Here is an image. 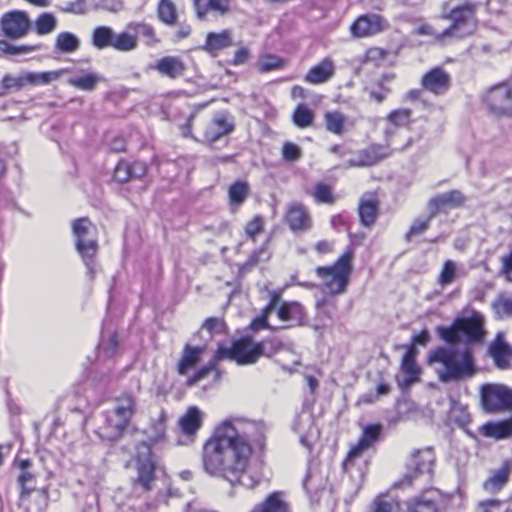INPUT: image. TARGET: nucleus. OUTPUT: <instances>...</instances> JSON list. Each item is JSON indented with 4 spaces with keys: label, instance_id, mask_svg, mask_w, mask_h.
Returning <instances> with one entry per match:
<instances>
[{
    "label": "nucleus",
    "instance_id": "f257e3e1",
    "mask_svg": "<svg viewBox=\"0 0 512 512\" xmlns=\"http://www.w3.org/2000/svg\"><path fill=\"white\" fill-rule=\"evenodd\" d=\"M263 426L241 418L219 423L202 448V466L213 477L232 486L242 484L252 457L265 447Z\"/></svg>",
    "mask_w": 512,
    "mask_h": 512
},
{
    "label": "nucleus",
    "instance_id": "f03ea898",
    "mask_svg": "<svg viewBox=\"0 0 512 512\" xmlns=\"http://www.w3.org/2000/svg\"><path fill=\"white\" fill-rule=\"evenodd\" d=\"M428 363L435 367L440 382H460L472 378L477 368L469 348L438 346L428 355Z\"/></svg>",
    "mask_w": 512,
    "mask_h": 512
},
{
    "label": "nucleus",
    "instance_id": "7ed1b4c3",
    "mask_svg": "<svg viewBox=\"0 0 512 512\" xmlns=\"http://www.w3.org/2000/svg\"><path fill=\"white\" fill-rule=\"evenodd\" d=\"M478 8L479 3L465 0L449 12L443 13L442 18L449 20L451 24L441 32V36L458 40L472 36L478 28Z\"/></svg>",
    "mask_w": 512,
    "mask_h": 512
},
{
    "label": "nucleus",
    "instance_id": "20e7f679",
    "mask_svg": "<svg viewBox=\"0 0 512 512\" xmlns=\"http://www.w3.org/2000/svg\"><path fill=\"white\" fill-rule=\"evenodd\" d=\"M135 412V399L131 395H123L116 400L113 410L105 413L103 426L96 430L101 440L114 441L126 430Z\"/></svg>",
    "mask_w": 512,
    "mask_h": 512
},
{
    "label": "nucleus",
    "instance_id": "39448f33",
    "mask_svg": "<svg viewBox=\"0 0 512 512\" xmlns=\"http://www.w3.org/2000/svg\"><path fill=\"white\" fill-rule=\"evenodd\" d=\"M72 231L76 250L86 266L87 276L92 279L98 270L96 261L98 242L95 235V226L88 218L83 217L73 222Z\"/></svg>",
    "mask_w": 512,
    "mask_h": 512
},
{
    "label": "nucleus",
    "instance_id": "423d86ee",
    "mask_svg": "<svg viewBox=\"0 0 512 512\" xmlns=\"http://www.w3.org/2000/svg\"><path fill=\"white\" fill-rule=\"evenodd\" d=\"M382 433L380 424H369L363 428L362 435L358 443L352 447L343 461L342 467L344 472L354 476V470L357 471L359 479H363L365 469H367V461L363 459V453L373 447L379 441Z\"/></svg>",
    "mask_w": 512,
    "mask_h": 512
},
{
    "label": "nucleus",
    "instance_id": "0eeeda50",
    "mask_svg": "<svg viewBox=\"0 0 512 512\" xmlns=\"http://www.w3.org/2000/svg\"><path fill=\"white\" fill-rule=\"evenodd\" d=\"M434 460V453L430 448L413 451L406 462L405 474L396 485L398 487H406L414 485L415 481L420 478L429 480Z\"/></svg>",
    "mask_w": 512,
    "mask_h": 512
},
{
    "label": "nucleus",
    "instance_id": "6e6552de",
    "mask_svg": "<svg viewBox=\"0 0 512 512\" xmlns=\"http://www.w3.org/2000/svg\"><path fill=\"white\" fill-rule=\"evenodd\" d=\"M353 257V251L347 250L333 265L318 267L316 273L329 288H346L352 272Z\"/></svg>",
    "mask_w": 512,
    "mask_h": 512
},
{
    "label": "nucleus",
    "instance_id": "1a4fd4ad",
    "mask_svg": "<svg viewBox=\"0 0 512 512\" xmlns=\"http://www.w3.org/2000/svg\"><path fill=\"white\" fill-rule=\"evenodd\" d=\"M215 357L218 360H233L238 365H251L259 359L257 345L249 337L234 341L230 348L219 347Z\"/></svg>",
    "mask_w": 512,
    "mask_h": 512
},
{
    "label": "nucleus",
    "instance_id": "9d476101",
    "mask_svg": "<svg viewBox=\"0 0 512 512\" xmlns=\"http://www.w3.org/2000/svg\"><path fill=\"white\" fill-rule=\"evenodd\" d=\"M481 402L484 410L490 413L512 409V389L503 384H484Z\"/></svg>",
    "mask_w": 512,
    "mask_h": 512
},
{
    "label": "nucleus",
    "instance_id": "9b49d317",
    "mask_svg": "<svg viewBox=\"0 0 512 512\" xmlns=\"http://www.w3.org/2000/svg\"><path fill=\"white\" fill-rule=\"evenodd\" d=\"M487 110L496 116H512V87L506 83L491 87L483 97Z\"/></svg>",
    "mask_w": 512,
    "mask_h": 512
},
{
    "label": "nucleus",
    "instance_id": "f8f14e48",
    "mask_svg": "<svg viewBox=\"0 0 512 512\" xmlns=\"http://www.w3.org/2000/svg\"><path fill=\"white\" fill-rule=\"evenodd\" d=\"M277 313L278 318L287 323L286 327L300 326L305 317L304 308L297 302L280 303V296L276 292L271 295L270 302L265 307L266 314Z\"/></svg>",
    "mask_w": 512,
    "mask_h": 512
},
{
    "label": "nucleus",
    "instance_id": "ddd939ff",
    "mask_svg": "<svg viewBox=\"0 0 512 512\" xmlns=\"http://www.w3.org/2000/svg\"><path fill=\"white\" fill-rule=\"evenodd\" d=\"M156 465L152 459V449L146 441L137 447V479L136 483L145 491H150L155 481Z\"/></svg>",
    "mask_w": 512,
    "mask_h": 512
},
{
    "label": "nucleus",
    "instance_id": "4468645a",
    "mask_svg": "<svg viewBox=\"0 0 512 512\" xmlns=\"http://www.w3.org/2000/svg\"><path fill=\"white\" fill-rule=\"evenodd\" d=\"M292 429L299 435V441L302 446L311 450L313 441L318 437V429L315 426L313 414L303 409L299 412L292 423Z\"/></svg>",
    "mask_w": 512,
    "mask_h": 512
},
{
    "label": "nucleus",
    "instance_id": "2eb2a0df",
    "mask_svg": "<svg viewBox=\"0 0 512 512\" xmlns=\"http://www.w3.org/2000/svg\"><path fill=\"white\" fill-rule=\"evenodd\" d=\"M235 129V121L227 111L214 114L204 130V139L209 144L215 143L223 136L231 134Z\"/></svg>",
    "mask_w": 512,
    "mask_h": 512
},
{
    "label": "nucleus",
    "instance_id": "dca6fc26",
    "mask_svg": "<svg viewBox=\"0 0 512 512\" xmlns=\"http://www.w3.org/2000/svg\"><path fill=\"white\" fill-rule=\"evenodd\" d=\"M445 499L437 489H428L408 503L407 512H444Z\"/></svg>",
    "mask_w": 512,
    "mask_h": 512
},
{
    "label": "nucleus",
    "instance_id": "f3484780",
    "mask_svg": "<svg viewBox=\"0 0 512 512\" xmlns=\"http://www.w3.org/2000/svg\"><path fill=\"white\" fill-rule=\"evenodd\" d=\"M465 202V195L457 189L438 194L432 197L428 202L430 218H434L441 211L459 208L463 206Z\"/></svg>",
    "mask_w": 512,
    "mask_h": 512
},
{
    "label": "nucleus",
    "instance_id": "a211bd4d",
    "mask_svg": "<svg viewBox=\"0 0 512 512\" xmlns=\"http://www.w3.org/2000/svg\"><path fill=\"white\" fill-rule=\"evenodd\" d=\"M1 26L4 34L10 38L23 37L29 28V19L23 11H12L3 15Z\"/></svg>",
    "mask_w": 512,
    "mask_h": 512
},
{
    "label": "nucleus",
    "instance_id": "6ab92c4d",
    "mask_svg": "<svg viewBox=\"0 0 512 512\" xmlns=\"http://www.w3.org/2000/svg\"><path fill=\"white\" fill-rule=\"evenodd\" d=\"M421 85L435 95H443L451 86V77L442 67H435L423 75Z\"/></svg>",
    "mask_w": 512,
    "mask_h": 512
},
{
    "label": "nucleus",
    "instance_id": "aec40b11",
    "mask_svg": "<svg viewBox=\"0 0 512 512\" xmlns=\"http://www.w3.org/2000/svg\"><path fill=\"white\" fill-rule=\"evenodd\" d=\"M394 73H384L373 82L365 85L364 92L369 100L377 104L383 103L392 93V85L395 81Z\"/></svg>",
    "mask_w": 512,
    "mask_h": 512
},
{
    "label": "nucleus",
    "instance_id": "412c9836",
    "mask_svg": "<svg viewBox=\"0 0 512 512\" xmlns=\"http://www.w3.org/2000/svg\"><path fill=\"white\" fill-rule=\"evenodd\" d=\"M391 154L392 150L387 147L371 145L366 149L360 150L354 158L349 159L347 165L349 167L373 166Z\"/></svg>",
    "mask_w": 512,
    "mask_h": 512
},
{
    "label": "nucleus",
    "instance_id": "4be33fe9",
    "mask_svg": "<svg viewBox=\"0 0 512 512\" xmlns=\"http://www.w3.org/2000/svg\"><path fill=\"white\" fill-rule=\"evenodd\" d=\"M416 348L409 346L401 361L402 378H398V385L404 389L419 381L420 369L416 363Z\"/></svg>",
    "mask_w": 512,
    "mask_h": 512
},
{
    "label": "nucleus",
    "instance_id": "5701e85b",
    "mask_svg": "<svg viewBox=\"0 0 512 512\" xmlns=\"http://www.w3.org/2000/svg\"><path fill=\"white\" fill-rule=\"evenodd\" d=\"M336 73V65L331 57L323 58L312 66L304 77V81L312 85L329 82Z\"/></svg>",
    "mask_w": 512,
    "mask_h": 512
},
{
    "label": "nucleus",
    "instance_id": "b1692460",
    "mask_svg": "<svg viewBox=\"0 0 512 512\" xmlns=\"http://www.w3.org/2000/svg\"><path fill=\"white\" fill-rule=\"evenodd\" d=\"M384 28V20L378 14H366L360 16L351 26V32L355 37L362 38L381 32Z\"/></svg>",
    "mask_w": 512,
    "mask_h": 512
},
{
    "label": "nucleus",
    "instance_id": "393cba45",
    "mask_svg": "<svg viewBox=\"0 0 512 512\" xmlns=\"http://www.w3.org/2000/svg\"><path fill=\"white\" fill-rule=\"evenodd\" d=\"M193 8L197 19L204 21L209 14L224 16L230 12V0H193Z\"/></svg>",
    "mask_w": 512,
    "mask_h": 512
},
{
    "label": "nucleus",
    "instance_id": "a878e982",
    "mask_svg": "<svg viewBox=\"0 0 512 512\" xmlns=\"http://www.w3.org/2000/svg\"><path fill=\"white\" fill-rule=\"evenodd\" d=\"M285 219L293 232L307 231L312 225L308 209L303 204L297 202L289 206Z\"/></svg>",
    "mask_w": 512,
    "mask_h": 512
},
{
    "label": "nucleus",
    "instance_id": "bb28decb",
    "mask_svg": "<svg viewBox=\"0 0 512 512\" xmlns=\"http://www.w3.org/2000/svg\"><path fill=\"white\" fill-rule=\"evenodd\" d=\"M489 354L499 369H508L512 359V347L508 344L503 333H498L489 346Z\"/></svg>",
    "mask_w": 512,
    "mask_h": 512
},
{
    "label": "nucleus",
    "instance_id": "cd10ccee",
    "mask_svg": "<svg viewBox=\"0 0 512 512\" xmlns=\"http://www.w3.org/2000/svg\"><path fill=\"white\" fill-rule=\"evenodd\" d=\"M379 201L374 194H367L361 197L358 205V215L364 227H372L378 217Z\"/></svg>",
    "mask_w": 512,
    "mask_h": 512
},
{
    "label": "nucleus",
    "instance_id": "c85d7f7f",
    "mask_svg": "<svg viewBox=\"0 0 512 512\" xmlns=\"http://www.w3.org/2000/svg\"><path fill=\"white\" fill-rule=\"evenodd\" d=\"M232 44V33L230 30L225 29L218 33L209 32L201 49L215 57L220 51L232 46Z\"/></svg>",
    "mask_w": 512,
    "mask_h": 512
},
{
    "label": "nucleus",
    "instance_id": "c756f323",
    "mask_svg": "<svg viewBox=\"0 0 512 512\" xmlns=\"http://www.w3.org/2000/svg\"><path fill=\"white\" fill-rule=\"evenodd\" d=\"M202 426V412L198 407H190L186 413L179 419V427L182 433L188 438L189 442L194 441V437Z\"/></svg>",
    "mask_w": 512,
    "mask_h": 512
},
{
    "label": "nucleus",
    "instance_id": "7c9ffc66",
    "mask_svg": "<svg viewBox=\"0 0 512 512\" xmlns=\"http://www.w3.org/2000/svg\"><path fill=\"white\" fill-rule=\"evenodd\" d=\"M126 28L137 36V43L142 40L148 47H153L160 42L154 26L146 21H130Z\"/></svg>",
    "mask_w": 512,
    "mask_h": 512
},
{
    "label": "nucleus",
    "instance_id": "2f4dec72",
    "mask_svg": "<svg viewBox=\"0 0 512 512\" xmlns=\"http://www.w3.org/2000/svg\"><path fill=\"white\" fill-rule=\"evenodd\" d=\"M154 69L163 76L176 79L184 74L186 66L177 56H165L156 62Z\"/></svg>",
    "mask_w": 512,
    "mask_h": 512
},
{
    "label": "nucleus",
    "instance_id": "473e14b6",
    "mask_svg": "<svg viewBox=\"0 0 512 512\" xmlns=\"http://www.w3.org/2000/svg\"><path fill=\"white\" fill-rule=\"evenodd\" d=\"M461 327L462 338L465 337L468 343L480 342L484 335L483 323L480 316L472 318H458Z\"/></svg>",
    "mask_w": 512,
    "mask_h": 512
},
{
    "label": "nucleus",
    "instance_id": "72a5a7b5",
    "mask_svg": "<svg viewBox=\"0 0 512 512\" xmlns=\"http://www.w3.org/2000/svg\"><path fill=\"white\" fill-rule=\"evenodd\" d=\"M256 345H257V351H258L259 358L261 356L272 357V356L278 354L279 352L286 351V352L292 353V355L294 357L292 362L294 364L299 363L298 356L293 352L292 345L285 344L277 338L265 340L262 342H257Z\"/></svg>",
    "mask_w": 512,
    "mask_h": 512
},
{
    "label": "nucleus",
    "instance_id": "f704fd0d",
    "mask_svg": "<svg viewBox=\"0 0 512 512\" xmlns=\"http://www.w3.org/2000/svg\"><path fill=\"white\" fill-rule=\"evenodd\" d=\"M103 81V77L92 71L81 70L78 74L68 79V84L82 91H94L98 83Z\"/></svg>",
    "mask_w": 512,
    "mask_h": 512
},
{
    "label": "nucleus",
    "instance_id": "c9c22d12",
    "mask_svg": "<svg viewBox=\"0 0 512 512\" xmlns=\"http://www.w3.org/2000/svg\"><path fill=\"white\" fill-rule=\"evenodd\" d=\"M326 486V476L317 463L311 462L303 479V488L309 493H317Z\"/></svg>",
    "mask_w": 512,
    "mask_h": 512
},
{
    "label": "nucleus",
    "instance_id": "e433bc0d",
    "mask_svg": "<svg viewBox=\"0 0 512 512\" xmlns=\"http://www.w3.org/2000/svg\"><path fill=\"white\" fill-rule=\"evenodd\" d=\"M167 413L161 409L155 418H152L144 433L149 445L156 444L165 438ZM148 444V442H146Z\"/></svg>",
    "mask_w": 512,
    "mask_h": 512
},
{
    "label": "nucleus",
    "instance_id": "4c0bfd02",
    "mask_svg": "<svg viewBox=\"0 0 512 512\" xmlns=\"http://www.w3.org/2000/svg\"><path fill=\"white\" fill-rule=\"evenodd\" d=\"M511 472V465L508 461H505L502 466L493 471L491 476L484 482L483 488L489 493L499 492L508 482Z\"/></svg>",
    "mask_w": 512,
    "mask_h": 512
},
{
    "label": "nucleus",
    "instance_id": "58836bf2",
    "mask_svg": "<svg viewBox=\"0 0 512 512\" xmlns=\"http://www.w3.org/2000/svg\"><path fill=\"white\" fill-rule=\"evenodd\" d=\"M481 433L496 440L507 439L512 436V420L488 422L482 426Z\"/></svg>",
    "mask_w": 512,
    "mask_h": 512
},
{
    "label": "nucleus",
    "instance_id": "ea45409f",
    "mask_svg": "<svg viewBox=\"0 0 512 512\" xmlns=\"http://www.w3.org/2000/svg\"><path fill=\"white\" fill-rule=\"evenodd\" d=\"M284 494L276 491L267 496V498L252 512H290L288 503L284 500Z\"/></svg>",
    "mask_w": 512,
    "mask_h": 512
},
{
    "label": "nucleus",
    "instance_id": "a19ab883",
    "mask_svg": "<svg viewBox=\"0 0 512 512\" xmlns=\"http://www.w3.org/2000/svg\"><path fill=\"white\" fill-rule=\"evenodd\" d=\"M203 351V347H193L189 344H186L182 353V357L178 363V373L181 375H186L187 372L198 363Z\"/></svg>",
    "mask_w": 512,
    "mask_h": 512
},
{
    "label": "nucleus",
    "instance_id": "79ce46f5",
    "mask_svg": "<svg viewBox=\"0 0 512 512\" xmlns=\"http://www.w3.org/2000/svg\"><path fill=\"white\" fill-rule=\"evenodd\" d=\"M158 20L166 26L178 24L177 7L172 0H159L156 8Z\"/></svg>",
    "mask_w": 512,
    "mask_h": 512
},
{
    "label": "nucleus",
    "instance_id": "37998d69",
    "mask_svg": "<svg viewBox=\"0 0 512 512\" xmlns=\"http://www.w3.org/2000/svg\"><path fill=\"white\" fill-rule=\"evenodd\" d=\"M137 45V36H134L132 31L125 30L120 33L114 32V39L112 48L120 52H130L135 50Z\"/></svg>",
    "mask_w": 512,
    "mask_h": 512
},
{
    "label": "nucleus",
    "instance_id": "c03bdc74",
    "mask_svg": "<svg viewBox=\"0 0 512 512\" xmlns=\"http://www.w3.org/2000/svg\"><path fill=\"white\" fill-rule=\"evenodd\" d=\"M65 70L47 72H24V79L27 85H47L57 80Z\"/></svg>",
    "mask_w": 512,
    "mask_h": 512
},
{
    "label": "nucleus",
    "instance_id": "a18cd8bd",
    "mask_svg": "<svg viewBox=\"0 0 512 512\" xmlns=\"http://www.w3.org/2000/svg\"><path fill=\"white\" fill-rule=\"evenodd\" d=\"M114 30L109 26H97L92 32V45L97 49L112 48Z\"/></svg>",
    "mask_w": 512,
    "mask_h": 512
},
{
    "label": "nucleus",
    "instance_id": "49530a36",
    "mask_svg": "<svg viewBox=\"0 0 512 512\" xmlns=\"http://www.w3.org/2000/svg\"><path fill=\"white\" fill-rule=\"evenodd\" d=\"M314 119V111L305 103L297 105L292 114V121L294 125L301 129L312 126Z\"/></svg>",
    "mask_w": 512,
    "mask_h": 512
},
{
    "label": "nucleus",
    "instance_id": "de8ad7c7",
    "mask_svg": "<svg viewBox=\"0 0 512 512\" xmlns=\"http://www.w3.org/2000/svg\"><path fill=\"white\" fill-rule=\"evenodd\" d=\"M80 47L79 38L71 32H61L55 40V50L61 53H73Z\"/></svg>",
    "mask_w": 512,
    "mask_h": 512
},
{
    "label": "nucleus",
    "instance_id": "09e8293b",
    "mask_svg": "<svg viewBox=\"0 0 512 512\" xmlns=\"http://www.w3.org/2000/svg\"><path fill=\"white\" fill-rule=\"evenodd\" d=\"M250 188L247 182L238 180L228 189L229 202L232 206L239 207L247 199Z\"/></svg>",
    "mask_w": 512,
    "mask_h": 512
},
{
    "label": "nucleus",
    "instance_id": "8fccbe9b",
    "mask_svg": "<svg viewBox=\"0 0 512 512\" xmlns=\"http://www.w3.org/2000/svg\"><path fill=\"white\" fill-rule=\"evenodd\" d=\"M345 121L344 114L339 111H327L324 114L326 130L335 135H342L345 132Z\"/></svg>",
    "mask_w": 512,
    "mask_h": 512
},
{
    "label": "nucleus",
    "instance_id": "3c124183",
    "mask_svg": "<svg viewBox=\"0 0 512 512\" xmlns=\"http://www.w3.org/2000/svg\"><path fill=\"white\" fill-rule=\"evenodd\" d=\"M461 322L458 321V318L454 320L452 325L446 327V326H440L437 328V334L438 336L444 340L446 343L450 345H456L462 340V333H461Z\"/></svg>",
    "mask_w": 512,
    "mask_h": 512
},
{
    "label": "nucleus",
    "instance_id": "603ef678",
    "mask_svg": "<svg viewBox=\"0 0 512 512\" xmlns=\"http://www.w3.org/2000/svg\"><path fill=\"white\" fill-rule=\"evenodd\" d=\"M118 351V335L117 333H111L108 338L102 336L101 341L98 345V357L99 359L112 358Z\"/></svg>",
    "mask_w": 512,
    "mask_h": 512
},
{
    "label": "nucleus",
    "instance_id": "864d4df0",
    "mask_svg": "<svg viewBox=\"0 0 512 512\" xmlns=\"http://www.w3.org/2000/svg\"><path fill=\"white\" fill-rule=\"evenodd\" d=\"M411 121L412 111L408 108L395 109L386 116V122L398 128L408 126Z\"/></svg>",
    "mask_w": 512,
    "mask_h": 512
},
{
    "label": "nucleus",
    "instance_id": "5fc2aeb1",
    "mask_svg": "<svg viewBox=\"0 0 512 512\" xmlns=\"http://www.w3.org/2000/svg\"><path fill=\"white\" fill-rule=\"evenodd\" d=\"M209 376H212V380L214 382H218L221 379V372L212 363L199 369L191 378L188 379L187 384L190 386L194 385Z\"/></svg>",
    "mask_w": 512,
    "mask_h": 512
},
{
    "label": "nucleus",
    "instance_id": "6e6d98bb",
    "mask_svg": "<svg viewBox=\"0 0 512 512\" xmlns=\"http://www.w3.org/2000/svg\"><path fill=\"white\" fill-rule=\"evenodd\" d=\"M39 35L51 33L56 28V18L51 13H42L35 23Z\"/></svg>",
    "mask_w": 512,
    "mask_h": 512
},
{
    "label": "nucleus",
    "instance_id": "4d7b16f0",
    "mask_svg": "<svg viewBox=\"0 0 512 512\" xmlns=\"http://www.w3.org/2000/svg\"><path fill=\"white\" fill-rule=\"evenodd\" d=\"M313 196L317 203L333 204L335 202L331 186L325 183H317L315 185Z\"/></svg>",
    "mask_w": 512,
    "mask_h": 512
},
{
    "label": "nucleus",
    "instance_id": "13d9d810",
    "mask_svg": "<svg viewBox=\"0 0 512 512\" xmlns=\"http://www.w3.org/2000/svg\"><path fill=\"white\" fill-rule=\"evenodd\" d=\"M457 266L452 260H447L439 274L438 282L442 286L451 285L456 278Z\"/></svg>",
    "mask_w": 512,
    "mask_h": 512
},
{
    "label": "nucleus",
    "instance_id": "bf43d9fd",
    "mask_svg": "<svg viewBox=\"0 0 512 512\" xmlns=\"http://www.w3.org/2000/svg\"><path fill=\"white\" fill-rule=\"evenodd\" d=\"M284 60L277 55L268 54L259 59L258 67L261 72H269L283 68Z\"/></svg>",
    "mask_w": 512,
    "mask_h": 512
},
{
    "label": "nucleus",
    "instance_id": "052dcab7",
    "mask_svg": "<svg viewBox=\"0 0 512 512\" xmlns=\"http://www.w3.org/2000/svg\"><path fill=\"white\" fill-rule=\"evenodd\" d=\"M431 219L430 215L426 219H415L405 234L406 241L410 242L413 237L424 233L429 228Z\"/></svg>",
    "mask_w": 512,
    "mask_h": 512
},
{
    "label": "nucleus",
    "instance_id": "680f3d73",
    "mask_svg": "<svg viewBox=\"0 0 512 512\" xmlns=\"http://www.w3.org/2000/svg\"><path fill=\"white\" fill-rule=\"evenodd\" d=\"M225 327V321L219 317H209L203 322L201 326L202 329L206 330L211 335L224 333Z\"/></svg>",
    "mask_w": 512,
    "mask_h": 512
},
{
    "label": "nucleus",
    "instance_id": "e2e57ef3",
    "mask_svg": "<svg viewBox=\"0 0 512 512\" xmlns=\"http://www.w3.org/2000/svg\"><path fill=\"white\" fill-rule=\"evenodd\" d=\"M493 308L499 317L512 316V298L500 296L494 303Z\"/></svg>",
    "mask_w": 512,
    "mask_h": 512
},
{
    "label": "nucleus",
    "instance_id": "0e129e2a",
    "mask_svg": "<svg viewBox=\"0 0 512 512\" xmlns=\"http://www.w3.org/2000/svg\"><path fill=\"white\" fill-rule=\"evenodd\" d=\"M264 220L260 215H256L251 221L246 224L245 233L249 239L254 240L255 237L263 230Z\"/></svg>",
    "mask_w": 512,
    "mask_h": 512
},
{
    "label": "nucleus",
    "instance_id": "69168bd1",
    "mask_svg": "<svg viewBox=\"0 0 512 512\" xmlns=\"http://www.w3.org/2000/svg\"><path fill=\"white\" fill-rule=\"evenodd\" d=\"M282 156L284 160L294 162L301 158L302 152L300 147L296 144L286 142L282 147Z\"/></svg>",
    "mask_w": 512,
    "mask_h": 512
},
{
    "label": "nucleus",
    "instance_id": "338daca9",
    "mask_svg": "<svg viewBox=\"0 0 512 512\" xmlns=\"http://www.w3.org/2000/svg\"><path fill=\"white\" fill-rule=\"evenodd\" d=\"M2 87L6 90L10 89H21L22 87L26 86V81L24 79V73H22L19 76H12V75H5L2 78Z\"/></svg>",
    "mask_w": 512,
    "mask_h": 512
},
{
    "label": "nucleus",
    "instance_id": "774afa93",
    "mask_svg": "<svg viewBox=\"0 0 512 512\" xmlns=\"http://www.w3.org/2000/svg\"><path fill=\"white\" fill-rule=\"evenodd\" d=\"M114 179L119 183H125L131 179L129 162L119 161L114 170Z\"/></svg>",
    "mask_w": 512,
    "mask_h": 512
}]
</instances>
